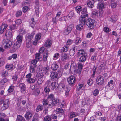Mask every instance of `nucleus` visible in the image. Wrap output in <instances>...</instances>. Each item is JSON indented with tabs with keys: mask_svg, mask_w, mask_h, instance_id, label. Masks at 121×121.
Here are the masks:
<instances>
[{
	"mask_svg": "<svg viewBox=\"0 0 121 121\" xmlns=\"http://www.w3.org/2000/svg\"><path fill=\"white\" fill-rule=\"evenodd\" d=\"M81 13L82 15H81L80 17L79 18V22L80 23L82 24H85V18L88 16L87 14V12L86 8H83L82 9Z\"/></svg>",
	"mask_w": 121,
	"mask_h": 121,
	"instance_id": "f257e3e1",
	"label": "nucleus"
},
{
	"mask_svg": "<svg viewBox=\"0 0 121 121\" xmlns=\"http://www.w3.org/2000/svg\"><path fill=\"white\" fill-rule=\"evenodd\" d=\"M85 22L88 27L90 29L93 28L94 27L95 20L91 18H88L86 20L85 18Z\"/></svg>",
	"mask_w": 121,
	"mask_h": 121,
	"instance_id": "f03ea898",
	"label": "nucleus"
},
{
	"mask_svg": "<svg viewBox=\"0 0 121 121\" xmlns=\"http://www.w3.org/2000/svg\"><path fill=\"white\" fill-rule=\"evenodd\" d=\"M34 36V34H31L29 35L26 38V47L28 48H30L31 45V40Z\"/></svg>",
	"mask_w": 121,
	"mask_h": 121,
	"instance_id": "7ed1b4c3",
	"label": "nucleus"
},
{
	"mask_svg": "<svg viewBox=\"0 0 121 121\" xmlns=\"http://www.w3.org/2000/svg\"><path fill=\"white\" fill-rule=\"evenodd\" d=\"M2 43L4 48L6 49L10 48L12 45L11 41L8 39H4L2 41Z\"/></svg>",
	"mask_w": 121,
	"mask_h": 121,
	"instance_id": "20e7f679",
	"label": "nucleus"
},
{
	"mask_svg": "<svg viewBox=\"0 0 121 121\" xmlns=\"http://www.w3.org/2000/svg\"><path fill=\"white\" fill-rule=\"evenodd\" d=\"M9 100L8 99H4L3 106L1 108V111L5 110L7 109L9 107Z\"/></svg>",
	"mask_w": 121,
	"mask_h": 121,
	"instance_id": "39448f33",
	"label": "nucleus"
},
{
	"mask_svg": "<svg viewBox=\"0 0 121 121\" xmlns=\"http://www.w3.org/2000/svg\"><path fill=\"white\" fill-rule=\"evenodd\" d=\"M86 85L84 84H79L76 88V91L82 93L86 88Z\"/></svg>",
	"mask_w": 121,
	"mask_h": 121,
	"instance_id": "423d86ee",
	"label": "nucleus"
},
{
	"mask_svg": "<svg viewBox=\"0 0 121 121\" xmlns=\"http://www.w3.org/2000/svg\"><path fill=\"white\" fill-rule=\"evenodd\" d=\"M67 80L70 85H73L76 82L75 77L74 76L71 75L67 78Z\"/></svg>",
	"mask_w": 121,
	"mask_h": 121,
	"instance_id": "0eeeda50",
	"label": "nucleus"
},
{
	"mask_svg": "<svg viewBox=\"0 0 121 121\" xmlns=\"http://www.w3.org/2000/svg\"><path fill=\"white\" fill-rule=\"evenodd\" d=\"M73 27L74 25L73 24H71L69 25L66 29L64 30L63 33L65 35H68L71 32L72 30Z\"/></svg>",
	"mask_w": 121,
	"mask_h": 121,
	"instance_id": "6e6552de",
	"label": "nucleus"
},
{
	"mask_svg": "<svg viewBox=\"0 0 121 121\" xmlns=\"http://www.w3.org/2000/svg\"><path fill=\"white\" fill-rule=\"evenodd\" d=\"M50 76L52 81H56L58 79V73L56 72L52 71L51 72Z\"/></svg>",
	"mask_w": 121,
	"mask_h": 121,
	"instance_id": "1a4fd4ad",
	"label": "nucleus"
},
{
	"mask_svg": "<svg viewBox=\"0 0 121 121\" xmlns=\"http://www.w3.org/2000/svg\"><path fill=\"white\" fill-rule=\"evenodd\" d=\"M104 78L101 75H99L97 78L96 81L97 84L99 85H101L103 84L104 82Z\"/></svg>",
	"mask_w": 121,
	"mask_h": 121,
	"instance_id": "9d476101",
	"label": "nucleus"
},
{
	"mask_svg": "<svg viewBox=\"0 0 121 121\" xmlns=\"http://www.w3.org/2000/svg\"><path fill=\"white\" fill-rule=\"evenodd\" d=\"M35 11L36 15L37 16H38L39 14V0H36L35 2Z\"/></svg>",
	"mask_w": 121,
	"mask_h": 121,
	"instance_id": "9b49d317",
	"label": "nucleus"
},
{
	"mask_svg": "<svg viewBox=\"0 0 121 121\" xmlns=\"http://www.w3.org/2000/svg\"><path fill=\"white\" fill-rule=\"evenodd\" d=\"M115 82L112 80H110L108 83L107 86L108 87L109 90L112 89L114 86Z\"/></svg>",
	"mask_w": 121,
	"mask_h": 121,
	"instance_id": "f8f14e48",
	"label": "nucleus"
},
{
	"mask_svg": "<svg viewBox=\"0 0 121 121\" xmlns=\"http://www.w3.org/2000/svg\"><path fill=\"white\" fill-rule=\"evenodd\" d=\"M19 87L20 88L21 91L23 94L25 93L26 91V85L23 83H20L19 85Z\"/></svg>",
	"mask_w": 121,
	"mask_h": 121,
	"instance_id": "ddd939ff",
	"label": "nucleus"
},
{
	"mask_svg": "<svg viewBox=\"0 0 121 121\" xmlns=\"http://www.w3.org/2000/svg\"><path fill=\"white\" fill-rule=\"evenodd\" d=\"M43 73L47 75H48L49 74L50 71V69L49 66L47 65L45 66L43 69Z\"/></svg>",
	"mask_w": 121,
	"mask_h": 121,
	"instance_id": "4468645a",
	"label": "nucleus"
},
{
	"mask_svg": "<svg viewBox=\"0 0 121 121\" xmlns=\"http://www.w3.org/2000/svg\"><path fill=\"white\" fill-rule=\"evenodd\" d=\"M51 40L49 39L46 41L44 44V46L46 47L47 50L49 49L50 48L51 49Z\"/></svg>",
	"mask_w": 121,
	"mask_h": 121,
	"instance_id": "2eb2a0df",
	"label": "nucleus"
},
{
	"mask_svg": "<svg viewBox=\"0 0 121 121\" xmlns=\"http://www.w3.org/2000/svg\"><path fill=\"white\" fill-rule=\"evenodd\" d=\"M8 26V25L4 22L2 23V25L0 26V33L2 34Z\"/></svg>",
	"mask_w": 121,
	"mask_h": 121,
	"instance_id": "dca6fc26",
	"label": "nucleus"
},
{
	"mask_svg": "<svg viewBox=\"0 0 121 121\" xmlns=\"http://www.w3.org/2000/svg\"><path fill=\"white\" fill-rule=\"evenodd\" d=\"M8 81L7 78H4L2 79L0 81V88L3 89L4 87V84Z\"/></svg>",
	"mask_w": 121,
	"mask_h": 121,
	"instance_id": "f3484780",
	"label": "nucleus"
},
{
	"mask_svg": "<svg viewBox=\"0 0 121 121\" xmlns=\"http://www.w3.org/2000/svg\"><path fill=\"white\" fill-rule=\"evenodd\" d=\"M51 89L52 90H56L58 86V83L57 82L55 81V82H52L51 83Z\"/></svg>",
	"mask_w": 121,
	"mask_h": 121,
	"instance_id": "a211bd4d",
	"label": "nucleus"
},
{
	"mask_svg": "<svg viewBox=\"0 0 121 121\" xmlns=\"http://www.w3.org/2000/svg\"><path fill=\"white\" fill-rule=\"evenodd\" d=\"M21 44L20 43H18L17 42H16L15 43L12 48L13 49L12 50L15 51L20 46Z\"/></svg>",
	"mask_w": 121,
	"mask_h": 121,
	"instance_id": "6ab92c4d",
	"label": "nucleus"
},
{
	"mask_svg": "<svg viewBox=\"0 0 121 121\" xmlns=\"http://www.w3.org/2000/svg\"><path fill=\"white\" fill-rule=\"evenodd\" d=\"M50 50L51 49L50 48L49 49L47 50V51L44 53L43 56V60L44 61H47V58L48 56V51Z\"/></svg>",
	"mask_w": 121,
	"mask_h": 121,
	"instance_id": "aec40b11",
	"label": "nucleus"
},
{
	"mask_svg": "<svg viewBox=\"0 0 121 121\" xmlns=\"http://www.w3.org/2000/svg\"><path fill=\"white\" fill-rule=\"evenodd\" d=\"M12 31L11 30L8 29L6 30L5 36L7 37L10 38L12 36Z\"/></svg>",
	"mask_w": 121,
	"mask_h": 121,
	"instance_id": "412c9836",
	"label": "nucleus"
},
{
	"mask_svg": "<svg viewBox=\"0 0 121 121\" xmlns=\"http://www.w3.org/2000/svg\"><path fill=\"white\" fill-rule=\"evenodd\" d=\"M87 56V55H86L80 56V57L79 58V61L81 62H85Z\"/></svg>",
	"mask_w": 121,
	"mask_h": 121,
	"instance_id": "4be33fe9",
	"label": "nucleus"
},
{
	"mask_svg": "<svg viewBox=\"0 0 121 121\" xmlns=\"http://www.w3.org/2000/svg\"><path fill=\"white\" fill-rule=\"evenodd\" d=\"M36 23V22L34 21V19L32 18L29 22V26L32 28H33L35 26Z\"/></svg>",
	"mask_w": 121,
	"mask_h": 121,
	"instance_id": "5701e85b",
	"label": "nucleus"
},
{
	"mask_svg": "<svg viewBox=\"0 0 121 121\" xmlns=\"http://www.w3.org/2000/svg\"><path fill=\"white\" fill-rule=\"evenodd\" d=\"M25 117L27 120H29L32 118V114L30 112L26 113L25 115Z\"/></svg>",
	"mask_w": 121,
	"mask_h": 121,
	"instance_id": "b1692460",
	"label": "nucleus"
},
{
	"mask_svg": "<svg viewBox=\"0 0 121 121\" xmlns=\"http://www.w3.org/2000/svg\"><path fill=\"white\" fill-rule=\"evenodd\" d=\"M5 68L9 70L12 69L13 67V64L7 63L5 66Z\"/></svg>",
	"mask_w": 121,
	"mask_h": 121,
	"instance_id": "393cba45",
	"label": "nucleus"
},
{
	"mask_svg": "<svg viewBox=\"0 0 121 121\" xmlns=\"http://www.w3.org/2000/svg\"><path fill=\"white\" fill-rule=\"evenodd\" d=\"M85 52L83 49H80L79 50L78 52L77 55L78 57L83 56L85 55Z\"/></svg>",
	"mask_w": 121,
	"mask_h": 121,
	"instance_id": "a878e982",
	"label": "nucleus"
},
{
	"mask_svg": "<svg viewBox=\"0 0 121 121\" xmlns=\"http://www.w3.org/2000/svg\"><path fill=\"white\" fill-rule=\"evenodd\" d=\"M23 38V37L21 36L20 35H18L16 38L17 41L16 42H17L18 43H20L21 44Z\"/></svg>",
	"mask_w": 121,
	"mask_h": 121,
	"instance_id": "bb28decb",
	"label": "nucleus"
},
{
	"mask_svg": "<svg viewBox=\"0 0 121 121\" xmlns=\"http://www.w3.org/2000/svg\"><path fill=\"white\" fill-rule=\"evenodd\" d=\"M75 112H70L68 115V117L70 119H72L77 116L75 114Z\"/></svg>",
	"mask_w": 121,
	"mask_h": 121,
	"instance_id": "cd10ccee",
	"label": "nucleus"
},
{
	"mask_svg": "<svg viewBox=\"0 0 121 121\" xmlns=\"http://www.w3.org/2000/svg\"><path fill=\"white\" fill-rule=\"evenodd\" d=\"M36 67L33 66L31 64L30 65L29 70L30 72L32 73H34L35 68Z\"/></svg>",
	"mask_w": 121,
	"mask_h": 121,
	"instance_id": "c85d7f7f",
	"label": "nucleus"
},
{
	"mask_svg": "<svg viewBox=\"0 0 121 121\" xmlns=\"http://www.w3.org/2000/svg\"><path fill=\"white\" fill-rule=\"evenodd\" d=\"M49 101H51L52 102H53L54 99V96L53 94H51L48 95L47 97Z\"/></svg>",
	"mask_w": 121,
	"mask_h": 121,
	"instance_id": "c756f323",
	"label": "nucleus"
},
{
	"mask_svg": "<svg viewBox=\"0 0 121 121\" xmlns=\"http://www.w3.org/2000/svg\"><path fill=\"white\" fill-rule=\"evenodd\" d=\"M36 59L37 61H40L42 60V58L40 57V54L39 53H36L35 55Z\"/></svg>",
	"mask_w": 121,
	"mask_h": 121,
	"instance_id": "7c9ffc66",
	"label": "nucleus"
},
{
	"mask_svg": "<svg viewBox=\"0 0 121 121\" xmlns=\"http://www.w3.org/2000/svg\"><path fill=\"white\" fill-rule=\"evenodd\" d=\"M58 67V66L57 64L53 63L52 65L51 68L52 70L55 71L56 70Z\"/></svg>",
	"mask_w": 121,
	"mask_h": 121,
	"instance_id": "2f4dec72",
	"label": "nucleus"
},
{
	"mask_svg": "<svg viewBox=\"0 0 121 121\" xmlns=\"http://www.w3.org/2000/svg\"><path fill=\"white\" fill-rule=\"evenodd\" d=\"M6 116V115L4 113H0V121H5L4 119L5 117Z\"/></svg>",
	"mask_w": 121,
	"mask_h": 121,
	"instance_id": "473e14b6",
	"label": "nucleus"
},
{
	"mask_svg": "<svg viewBox=\"0 0 121 121\" xmlns=\"http://www.w3.org/2000/svg\"><path fill=\"white\" fill-rule=\"evenodd\" d=\"M36 80V78L35 77L33 78H31L30 79H28L27 80H26L27 82L30 83H33Z\"/></svg>",
	"mask_w": 121,
	"mask_h": 121,
	"instance_id": "72a5a7b5",
	"label": "nucleus"
},
{
	"mask_svg": "<svg viewBox=\"0 0 121 121\" xmlns=\"http://www.w3.org/2000/svg\"><path fill=\"white\" fill-rule=\"evenodd\" d=\"M43 108V106L42 105H39L37 106L36 110V112H39L42 111Z\"/></svg>",
	"mask_w": 121,
	"mask_h": 121,
	"instance_id": "f704fd0d",
	"label": "nucleus"
},
{
	"mask_svg": "<svg viewBox=\"0 0 121 121\" xmlns=\"http://www.w3.org/2000/svg\"><path fill=\"white\" fill-rule=\"evenodd\" d=\"M79 22L80 24L76 26V29L78 30H80L82 29L83 28V25H85L82 24V23H80L79 21Z\"/></svg>",
	"mask_w": 121,
	"mask_h": 121,
	"instance_id": "c9c22d12",
	"label": "nucleus"
},
{
	"mask_svg": "<svg viewBox=\"0 0 121 121\" xmlns=\"http://www.w3.org/2000/svg\"><path fill=\"white\" fill-rule=\"evenodd\" d=\"M74 13L73 11H71L69 13L68 15L67 16L68 19H70L73 16Z\"/></svg>",
	"mask_w": 121,
	"mask_h": 121,
	"instance_id": "e433bc0d",
	"label": "nucleus"
},
{
	"mask_svg": "<svg viewBox=\"0 0 121 121\" xmlns=\"http://www.w3.org/2000/svg\"><path fill=\"white\" fill-rule=\"evenodd\" d=\"M68 57L69 56L66 54L64 53L62 55L61 59L62 60H64L68 58Z\"/></svg>",
	"mask_w": 121,
	"mask_h": 121,
	"instance_id": "4c0bfd02",
	"label": "nucleus"
},
{
	"mask_svg": "<svg viewBox=\"0 0 121 121\" xmlns=\"http://www.w3.org/2000/svg\"><path fill=\"white\" fill-rule=\"evenodd\" d=\"M41 34L40 33H38L35 36V39L37 41H38L41 39Z\"/></svg>",
	"mask_w": 121,
	"mask_h": 121,
	"instance_id": "58836bf2",
	"label": "nucleus"
},
{
	"mask_svg": "<svg viewBox=\"0 0 121 121\" xmlns=\"http://www.w3.org/2000/svg\"><path fill=\"white\" fill-rule=\"evenodd\" d=\"M5 63V60L3 58H0V67L3 66Z\"/></svg>",
	"mask_w": 121,
	"mask_h": 121,
	"instance_id": "ea45409f",
	"label": "nucleus"
},
{
	"mask_svg": "<svg viewBox=\"0 0 121 121\" xmlns=\"http://www.w3.org/2000/svg\"><path fill=\"white\" fill-rule=\"evenodd\" d=\"M82 9V7L80 6H77L75 8L76 11L79 14H80V12H81Z\"/></svg>",
	"mask_w": 121,
	"mask_h": 121,
	"instance_id": "a19ab883",
	"label": "nucleus"
},
{
	"mask_svg": "<svg viewBox=\"0 0 121 121\" xmlns=\"http://www.w3.org/2000/svg\"><path fill=\"white\" fill-rule=\"evenodd\" d=\"M14 89V86L13 85H11L8 90V92L10 93L12 92Z\"/></svg>",
	"mask_w": 121,
	"mask_h": 121,
	"instance_id": "79ce46f5",
	"label": "nucleus"
},
{
	"mask_svg": "<svg viewBox=\"0 0 121 121\" xmlns=\"http://www.w3.org/2000/svg\"><path fill=\"white\" fill-rule=\"evenodd\" d=\"M56 111V114H58L59 113H62L64 112V110L62 109L59 108H57Z\"/></svg>",
	"mask_w": 121,
	"mask_h": 121,
	"instance_id": "37998d69",
	"label": "nucleus"
},
{
	"mask_svg": "<svg viewBox=\"0 0 121 121\" xmlns=\"http://www.w3.org/2000/svg\"><path fill=\"white\" fill-rule=\"evenodd\" d=\"M37 60L35 59H34L31 60V64L33 66L36 67V64L37 62Z\"/></svg>",
	"mask_w": 121,
	"mask_h": 121,
	"instance_id": "c03bdc74",
	"label": "nucleus"
},
{
	"mask_svg": "<svg viewBox=\"0 0 121 121\" xmlns=\"http://www.w3.org/2000/svg\"><path fill=\"white\" fill-rule=\"evenodd\" d=\"M111 20L112 22L115 21L117 19V17L116 15H113L111 17Z\"/></svg>",
	"mask_w": 121,
	"mask_h": 121,
	"instance_id": "a18cd8bd",
	"label": "nucleus"
},
{
	"mask_svg": "<svg viewBox=\"0 0 121 121\" xmlns=\"http://www.w3.org/2000/svg\"><path fill=\"white\" fill-rule=\"evenodd\" d=\"M75 53V49H71L70 51V55L71 56H73Z\"/></svg>",
	"mask_w": 121,
	"mask_h": 121,
	"instance_id": "49530a36",
	"label": "nucleus"
},
{
	"mask_svg": "<svg viewBox=\"0 0 121 121\" xmlns=\"http://www.w3.org/2000/svg\"><path fill=\"white\" fill-rule=\"evenodd\" d=\"M104 3H102L99 4L98 6V8L99 9H103L104 7Z\"/></svg>",
	"mask_w": 121,
	"mask_h": 121,
	"instance_id": "de8ad7c7",
	"label": "nucleus"
},
{
	"mask_svg": "<svg viewBox=\"0 0 121 121\" xmlns=\"http://www.w3.org/2000/svg\"><path fill=\"white\" fill-rule=\"evenodd\" d=\"M81 39L79 37H77L76 39L75 43L76 44H78L81 43Z\"/></svg>",
	"mask_w": 121,
	"mask_h": 121,
	"instance_id": "09e8293b",
	"label": "nucleus"
},
{
	"mask_svg": "<svg viewBox=\"0 0 121 121\" xmlns=\"http://www.w3.org/2000/svg\"><path fill=\"white\" fill-rule=\"evenodd\" d=\"M23 119H24L23 117L20 115H18L17 116V119L16 120V121H22Z\"/></svg>",
	"mask_w": 121,
	"mask_h": 121,
	"instance_id": "8fccbe9b",
	"label": "nucleus"
},
{
	"mask_svg": "<svg viewBox=\"0 0 121 121\" xmlns=\"http://www.w3.org/2000/svg\"><path fill=\"white\" fill-rule=\"evenodd\" d=\"M87 5L89 7L92 8L94 6V3L91 1H89L87 3Z\"/></svg>",
	"mask_w": 121,
	"mask_h": 121,
	"instance_id": "3c124183",
	"label": "nucleus"
},
{
	"mask_svg": "<svg viewBox=\"0 0 121 121\" xmlns=\"http://www.w3.org/2000/svg\"><path fill=\"white\" fill-rule=\"evenodd\" d=\"M22 14V12L21 10H19L15 14L16 16L17 17H18L21 16Z\"/></svg>",
	"mask_w": 121,
	"mask_h": 121,
	"instance_id": "603ef678",
	"label": "nucleus"
},
{
	"mask_svg": "<svg viewBox=\"0 0 121 121\" xmlns=\"http://www.w3.org/2000/svg\"><path fill=\"white\" fill-rule=\"evenodd\" d=\"M117 6V3L115 2H111V6L112 8H115Z\"/></svg>",
	"mask_w": 121,
	"mask_h": 121,
	"instance_id": "864d4df0",
	"label": "nucleus"
},
{
	"mask_svg": "<svg viewBox=\"0 0 121 121\" xmlns=\"http://www.w3.org/2000/svg\"><path fill=\"white\" fill-rule=\"evenodd\" d=\"M92 16L94 17L98 16V12L97 11H93L92 12Z\"/></svg>",
	"mask_w": 121,
	"mask_h": 121,
	"instance_id": "5fc2aeb1",
	"label": "nucleus"
},
{
	"mask_svg": "<svg viewBox=\"0 0 121 121\" xmlns=\"http://www.w3.org/2000/svg\"><path fill=\"white\" fill-rule=\"evenodd\" d=\"M49 87L46 86L44 88V91L47 94H48L50 91Z\"/></svg>",
	"mask_w": 121,
	"mask_h": 121,
	"instance_id": "6e6d98bb",
	"label": "nucleus"
},
{
	"mask_svg": "<svg viewBox=\"0 0 121 121\" xmlns=\"http://www.w3.org/2000/svg\"><path fill=\"white\" fill-rule=\"evenodd\" d=\"M40 93V91L39 89H37L35 91L34 94L36 96H37L39 95Z\"/></svg>",
	"mask_w": 121,
	"mask_h": 121,
	"instance_id": "4d7b16f0",
	"label": "nucleus"
},
{
	"mask_svg": "<svg viewBox=\"0 0 121 121\" xmlns=\"http://www.w3.org/2000/svg\"><path fill=\"white\" fill-rule=\"evenodd\" d=\"M78 68L81 70H82V69L83 67V65L82 63H81L80 62H79L78 63Z\"/></svg>",
	"mask_w": 121,
	"mask_h": 121,
	"instance_id": "13d9d810",
	"label": "nucleus"
},
{
	"mask_svg": "<svg viewBox=\"0 0 121 121\" xmlns=\"http://www.w3.org/2000/svg\"><path fill=\"white\" fill-rule=\"evenodd\" d=\"M52 20L53 24H55V25L57 24L58 22L57 17H54L52 18Z\"/></svg>",
	"mask_w": 121,
	"mask_h": 121,
	"instance_id": "bf43d9fd",
	"label": "nucleus"
},
{
	"mask_svg": "<svg viewBox=\"0 0 121 121\" xmlns=\"http://www.w3.org/2000/svg\"><path fill=\"white\" fill-rule=\"evenodd\" d=\"M44 120L45 121H51V118L49 115H48L44 117Z\"/></svg>",
	"mask_w": 121,
	"mask_h": 121,
	"instance_id": "052dcab7",
	"label": "nucleus"
},
{
	"mask_svg": "<svg viewBox=\"0 0 121 121\" xmlns=\"http://www.w3.org/2000/svg\"><path fill=\"white\" fill-rule=\"evenodd\" d=\"M18 76L17 74H14L12 77V79L13 81H16L18 78Z\"/></svg>",
	"mask_w": 121,
	"mask_h": 121,
	"instance_id": "680f3d73",
	"label": "nucleus"
},
{
	"mask_svg": "<svg viewBox=\"0 0 121 121\" xmlns=\"http://www.w3.org/2000/svg\"><path fill=\"white\" fill-rule=\"evenodd\" d=\"M104 32L106 33H108L110 32L109 28L107 27H104L103 29Z\"/></svg>",
	"mask_w": 121,
	"mask_h": 121,
	"instance_id": "e2e57ef3",
	"label": "nucleus"
},
{
	"mask_svg": "<svg viewBox=\"0 0 121 121\" xmlns=\"http://www.w3.org/2000/svg\"><path fill=\"white\" fill-rule=\"evenodd\" d=\"M68 46H64L62 49V51L63 52H65L67 51L68 49Z\"/></svg>",
	"mask_w": 121,
	"mask_h": 121,
	"instance_id": "0e129e2a",
	"label": "nucleus"
},
{
	"mask_svg": "<svg viewBox=\"0 0 121 121\" xmlns=\"http://www.w3.org/2000/svg\"><path fill=\"white\" fill-rule=\"evenodd\" d=\"M106 66V65L104 64H101L99 66V68L100 70H102L105 69V67Z\"/></svg>",
	"mask_w": 121,
	"mask_h": 121,
	"instance_id": "69168bd1",
	"label": "nucleus"
},
{
	"mask_svg": "<svg viewBox=\"0 0 121 121\" xmlns=\"http://www.w3.org/2000/svg\"><path fill=\"white\" fill-rule=\"evenodd\" d=\"M99 92V90L97 89H95L94 91L93 94L95 96H97Z\"/></svg>",
	"mask_w": 121,
	"mask_h": 121,
	"instance_id": "338daca9",
	"label": "nucleus"
},
{
	"mask_svg": "<svg viewBox=\"0 0 121 121\" xmlns=\"http://www.w3.org/2000/svg\"><path fill=\"white\" fill-rule=\"evenodd\" d=\"M43 104L44 105H46L48 104V101L47 99H43L42 101Z\"/></svg>",
	"mask_w": 121,
	"mask_h": 121,
	"instance_id": "774afa93",
	"label": "nucleus"
}]
</instances>
